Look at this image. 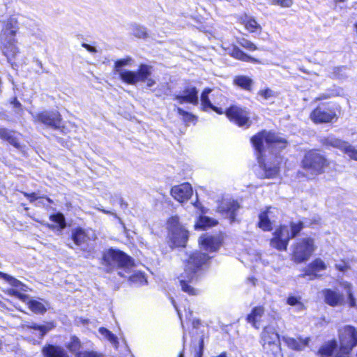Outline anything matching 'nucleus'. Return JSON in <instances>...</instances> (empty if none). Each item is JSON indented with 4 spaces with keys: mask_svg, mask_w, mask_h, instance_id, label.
Returning <instances> with one entry per match:
<instances>
[{
    "mask_svg": "<svg viewBox=\"0 0 357 357\" xmlns=\"http://www.w3.org/2000/svg\"><path fill=\"white\" fill-rule=\"evenodd\" d=\"M167 229L172 245L184 247L188 239V231L179 223L178 216H172L168 220Z\"/></svg>",
    "mask_w": 357,
    "mask_h": 357,
    "instance_id": "0eeeda50",
    "label": "nucleus"
},
{
    "mask_svg": "<svg viewBox=\"0 0 357 357\" xmlns=\"http://www.w3.org/2000/svg\"><path fill=\"white\" fill-rule=\"evenodd\" d=\"M172 304L174 305V307H175V308H176V310H177L178 316L181 317L179 310L177 309V307H176V305L175 302H174V300H172Z\"/></svg>",
    "mask_w": 357,
    "mask_h": 357,
    "instance_id": "680f3d73",
    "label": "nucleus"
},
{
    "mask_svg": "<svg viewBox=\"0 0 357 357\" xmlns=\"http://www.w3.org/2000/svg\"><path fill=\"white\" fill-rule=\"evenodd\" d=\"M11 103L13 104L15 107H18V108L21 109L22 105H21L20 102L17 100L16 98H15L13 99V100L11 102Z\"/></svg>",
    "mask_w": 357,
    "mask_h": 357,
    "instance_id": "bf43d9fd",
    "label": "nucleus"
},
{
    "mask_svg": "<svg viewBox=\"0 0 357 357\" xmlns=\"http://www.w3.org/2000/svg\"><path fill=\"white\" fill-rule=\"evenodd\" d=\"M340 351L345 354L357 345V330L351 326H345L339 332Z\"/></svg>",
    "mask_w": 357,
    "mask_h": 357,
    "instance_id": "9d476101",
    "label": "nucleus"
},
{
    "mask_svg": "<svg viewBox=\"0 0 357 357\" xmlns=\"http://www.w3.org/2000/svg\"><path fill=\"white\" fill-rule=\"evenodd\" d=\"M340 285L346 291L347 299L339 291L326 289L322 291L325 303L331 307L342 306L347 304L349 307L357 309V300L354 294L352 284L348 282L342 281L340 282Z\"/></svg>",
    "mask_w": 357,
    "mask_h": 357,
    "instance_id": "20e7f679",
    "label": "nucleus"
},
{
    "mask_svg": "<svg viewBox=\"0 0 357 357\" xmlns=\"http://www.w3.org/2000/svg\"><path fill=\"white\" fill-rule=\"evenodd\" d=\"M172 196L179 202L188 201L192 195V188L188 183L174 186L171 190Z\"/></svg>",
    "mask_w": 357,
    "mask_h": 357,
    "instance_id": "a211bd4d",
    "label": "nucleus"
},
{
    "mask_svg": "<svg viewBox=\"0 0 357 357\" xmlns=\"http://www.w3.org/2000/svg\"><path fill=\"white\" fill-rule=\"evenodd\" d=\"M45 357H69L66 351L61 347L48 345L43 349Z\"/></svg>",
    "mask_w": 357,
    "mask_h": 357,
    "instance_id": "a878e982",
    "label": "nucleus"
},
{
    "mask_svg": "<svg viewBox=\"0 0 357 357\" xmlns=\"http://www.w3.org/2000/svg\"><path fill=\"white\" fill-rule=\"evenodd\" d=\"M17 133L13 130H8L6 128H0V138L8 142L10 144L17 149H21L18 142Z\"/></svg>",
    "mask_w": 357,
    "mask_h": 357,
    "instance_id": "b1692460",
    "label": "nucleus"
},
{
    "mask_svg": "<svg viewBox=\"0 0 357 357\" xmlns=\"http://www.w3.org/2000/svg\"><path fill=\"white\" fill-rule=\"evenodd\" d=\"M237 42L241 47L249 51H255L257 49V46L253 43L244 38L238 39Z\"/></svg>",
    "mask_w": 357,
    "mask_h": 357,
    "instance_id": "a18cd8bd",
    "label": "nucleus"
},
{
    "mask_svg": "<svg viewBox=\"0 0 357 357\" xmlns=\"http://www.w3.org/2000/svg\"><path fill=\"white\" fill-rule=\"evenodd\" d=\"M326 264L323 260L318 258L310 263L307 268L303 270V273L301 275L303 278L305 276H313L317 278V273L326 268Z\"/></svg>",
    "mask_w": 357,
    "mask_h": 357,
    "instance_id": "412c9836",
    "label": "nucleus"
},
{
    "mask_svg": "<svg viewBox=\"0 0 357 357\" xmlns=\"http://www.w3.org/2000/svg\"><path fill=\"white\" fill-rule=\"evenodd\" d=\"M75 357H100V355L93 351H84L77 353Z\"/></svg>",
    "mask_w": 357,
    "mask_h": 357,
    "instance_id": "603ef678",
    "label": "nucleus"
},
{
    "mask_svg": "<svg viewBox=\"0 0 357 357\" xmlns=\"http://www.w3.org/2000/svg\"><path fill=\"white\" fill-rule=\"evenodd\" d=\"M208 109H213V111H215V112L218 113V114H222L223 113V111L221 108H218L217 107H215L213 105V107H209Z\"/></svg>",
    "mask_w": 357,
    "mask_h": 357,
    "instance_id": "052dcab7",
    "label": "nucleus"
},
{
    "mask_svg": "<svg viewBox=\"0 0 357 357\" xmlns=\"http://www.w3.org/2000/svg\"><path fill=\"white\" fill-rule=\"evenodd\" d=\"M34 119L54 129H59L62 121L61 116L57 111L43 112L36 114Z\"/></svg>",
    "mask_w": 357,
    "mask_h": 357,
    "instance_id": "4468645a",
    "label": "nucleus"
},
{
    "mask_svg": "<svg viewBox=\"0 0 357 357\" xmlns=\"http://www.w3.org/2000/svg\"><path fill=\"white\" fill-rule=\"evenodd\" d=\"M310 119L315 123L332 122L337 119L335 111L322 107H317L310 115Z\"/></svg>",
    "mask_w": 357,
    "mask_h": 357,
    "instance_id": "dca6fc26",
    "label": "nucleus"
},
{
    "mask_svg": "<svg viewBox=\"0 0 357 357\" xmlns=\"http://www.w3.org/2000/svg\"><path fill=\"white\" fill-rule=\"evenodd\" d=\"M128 277L132 282L139 285L145 284L147 282L144 275L141 272H135L132 275Z\"/></svg>",
    "mask_w": 357,
    "mask_h": 357,
    "instance_id": "79ce46f5",
    "label": "nucleus"
},
{
    "mask_svg": "<svg viewBox=\"0 0 357 357\" xmlns=\"http://www.w3.org/2000/svg\"><path fill=\"white\" fill-rule=\"evenodd\" d=\"M200 248L206 252L216 251L220 245V240L218 237L205 234L199 238Z\"/></svg>",
    "mask_w": 357,
    "mask_h": 357,
    "instance_id": "6ab92c4d",
    "label": "nucleus"
},
{
    "mask_svg": "<svg viewBox=\"0 0 357 357\" xmlns=\"http://www.w3.org/2000/svg\"><path fill=\"white\" fill-rule=\"evenodd\" d=\"M231 56L234 58L246 62H257V60L244 53L236 46H234L231 52Z\"/></svg>",
    "mask_w": 357,
    "mask_h": 357,
    "instance_id": "473e14b6",
    "label": "nucleus"
},
{
    "mask_svg": "<svg viewBox=\"0 0 357 357\" xmlns=\"http://www.w3.org/2000/svg\"><path fill=\"white\" fill-rule=\"evenodd\" d=\"M145 82H146V85L148 87H151L155 84V80L150 77H148Z\"/></svg>",
    "mask_w": 357,
    "mask_h": 357,
    "instance_id": "4d7b16f0",
    "label": "nucleus"
},
{
    "mask_svg": "<svg viewBox=\"0 0 357 357\" xmlns=\"http://www.w3.org/2000/svg\"><path fill=\"white\" fill-rule=\"evenodd\" d=\"M102 259L104 263L111 266H117L125 269L126 273L132 267L133 262L131 259L123 252L110 249L104 253Z\"/></svg>",
    "mask_w": 357,
    "mask_h": 357,
    "instance_id": "1a4fd4ad",
    "label": "nucleus"
},
{
    "mask_svg": "<svg viewBox=\"0 0 357 357\" xmlns=\"http://www.w3.org/2000/svg\"><path fill=\"white\" fill-rule=\"evenodd\" d=\"M24 195L25 197H26L30 202H33L35 200H37L38 199H39L40 197L37 196V195L36 193H31V194H28L26 192H24Z\"/></svg>",
    "mask_w": 357,
    "mask_h": 357,
    "instance_id": "864d4df0",
    "label": "nucleus"
},
{
    "mask_svg": "<svg viewBox=\"0 0 357 357\" xmlns=\"http://www.w3.org/2000/svg\"><path fill=\"white\" fill-rule=\"evenodd\" d=\"M99 332L105 338L109 340L112 344L117 348L119 343L118 339L112 332L105 328H100Z\"/></svg>",
    "mask_w": 357,
    "mask_h": 357,
    "instance_id": "e433bc0d",
    "label": "nucleus"
},
{
    "mask_svg": "<svg viewBox=\"0 0 357 357\" xmlns=\"http://www.w3.org/2000/svg\"><path fill=\"white\" fill-rule=\"evenodd\" d=\"M234 84L241 89L250 91L253 81L251 78L245 75H238L234 79Z\"/></svg>",
    "mask_w": 357,
    "mask_h": 357,
    "instance_id": "c85d7f7f",
    "label": "nucleus"
},
{
    "mask_svg": "<svg viewBox=\"0 0 357 357\" xmlns=\"http://www.w3.org/2000/svg\"><path fill=\"white\" fill-rule=\"evenodd\" d=\"M203 340H202L200 344V350L199 351L197 352L195 357H202V349H203Z\"/></svg>",
    "mask_w": 357,
    "mask_h": 357,
    "instance_id": "13d9d810",
    "label": "nucleus"
},
{
    "mask_svg": "<svg viewBox=\"0 0 357 357\" xmlns=\"http://www.w3.org/2000/svg\"><path fill=\"white\" fill-rule=\"evenodd\" d=\"M245 28L250 32H255L261 29V26L253 18L249 17L245 21Z\"/></svg>",
    "mask_w": 357,
    "mask_h": 357,
    "instance_id": "37998d69",
    "label": "nucleus"
},
{
    "mask_svg": "<svg viewBox=\"0 0 357 357\" xmlns=\"http://www.w3.org/2000/svg\"><path fill=\"white\" fill-rule=\"evenodd\" d=\"M0 278L5 280L11 286L15 287L6 290V292L8 295L14 296L23 302H26L28 300V296L22 293L27 291V286L22 284L16 278L2 272H0Z\"/></svg>",
    "mask_w": 357,
    "mask_h": 357,
    "instance_id": "9b49d317",
    "label": "nucleus"
},
{
    "mask_svg": "<svg viewBox=\"0 0 357 357\" xmlns=\"http://www.w3.org/2000/svg\"><path fill=\"white\" fill-rule=\"evenodd\" d=\"M272 3L281 7L289 8L293 4V0H272Z\"/></svg>",
    "mask_w": 357,
    "mask_h": 357,
    "instance_id": "8fccbe9b",
    "label": "nucleus"
},
{
    "mask_svg": "<svg viewBox=\"0 0 357 357\" xmlns=\"http://www.w3.org/2000/svg\"><path fill=\"white\" fill-rule=\"evenodd\" d=\"M179 357H183V352H181V353L180 354Z\"/></svg>",
    "mask_w": 357,
    "mask_h": 357,
    "instance_id": "69168bd1",
    "label": "nucleus"
},
{
    "mask_svg": "<svg viewBox=\"0 0 357 357\" xmlns=\"http://www.w3.org/2000/svg\"><path fill=\"white\" fill-rule=\"evenodd\" d=\"M118 274L121 275V276H124V277H127L126 275H125L122 272L119 271L118 272Z\"/></svg>",
    "mask_w": 357,
    "mask_h": 357,
    "instance_id": "e2e57ef3",
    "label": "nucleus"
},
{
    "mask_svg": "<svg viewBox=\"0 0 357 357\" xmlns=\"http://www.w3.org/2000/svg\"><path fill=\"white\" fill-rule=\"evenodd\" d=\"M335 268L341 272H346L349 269V265L345 261H341L335 264Z\"/></svg>",
    "mask_w": 357,
    "mask_h": 357,
    "instance_id": "3c124183",
    "label": "nucleus"
},
{
    "mask_svg": "<svg viewBox=\"0 0 357 357\" xmlns=\"http://www.w3.org/2000/svg\"><path fill=\"white\" fill-rule=\"evenodd\" d=\"M98 210H99L100 211H102V213H105V214H110V215H114L116 218H117V219L119 220V222H120L121 223H122V221H121V218H119L116 213H112V211H107V210H105V209H104V208H98Z\"/></svg>",
    "mask_w": 357,
    "mask_h": 357,
    "instance_id": "6e6d98bb",
    "label": "nucleus"
},
{
    "mask_svg": "<svg viewBox=\"0 0 357 357\" xmlns=\"http://www.w3.org/2000/svg\"><path fill=\"white\" fill-rule=\"evenodd\" d=\"M47 200L49 202H51V199L50 198H47Z\"/></svg>",
    "mask_w": 357,
    "mask_h": 357,
    "instance_id": "338daca9",
    "label": "nucleus"
},
{
    "mask_svg": "<svg viewBox=\"0 0 357 357\" xmlns=\"http://www.w3.org/2000/svg\"><path fill=\"white\" fill-rule=\"evenodd\" d=\"M335 357H347V356H346L344 355L340 354V355H337Z\"/></svg>",
    "mask_w": 357,
    "mask_h": 357,
    "instance_id": "0e129e2a",
    "label": "nucleus"
},
{
    "mask_svg": "<svg viewBox=\"0 0 357 357\" xmlns=\"http://www.w3.org/2000/svg\"><path fill=\"white\" fill-rule=\"evenodd\" d=\"M66 347L70 351L75 353L80 349L81 342L77 337L72 336L67 343Z\"/></svg>",
    "mask_w": 357,
    "mask_h": 357,
    "instance_id": "ea45409f",
    "label": "nucleus"
},
{
    "mask_svg": "<svg viewBox=\"0 0 357 357\" xmlns=\"http://www.w3.org/2000/svg\"><path fill=\"white\" fill-rule=\"evenodd\" d=\"M99 332L105 338L109 340L112 344L117 348L119 343L118 339L112 332L105 328H100Z\"/></svg>",
    "mask_w": 357,
    "mask_h": 357,
    "instance_id": "4c0bfd02",
    "label": "nucleus"
},
{
    "mask_svg": "<svg viewBox=\"0 0 357 357\" xmlns=\"http://www.w3.org/2000/svg\"><path fill=\"white\" fill-rule=\"evenodd\" d=\"M132 61L130 56H127L124 59L116 61L114 63V70L119 73L120 71H124L122 70V67L130 66L131 61Z\"/></svg>",
    "mask_w": 357,
    "mask_h": 357,
    "instance_id": "a19ab883",
    "label": "nucleus"
},
{
    "mask_svg": "<svg viewBox=\"0 0 357 357\" xmlns=\"http://www.w3.org/2000/svg\"><path fill=\"white\" fill-rule=\"evenodd\" d=\"M264 313V309L263 307H255L250 314L247 317V321L252 324V326L256 328H259V322Z\"/></svg>",
    "mask_w": 357,
    "mask_h": 357,
    "instance_id": "393cba45",
    "label": "nucleus"
},
{
    "mask_svg": "<svg viewBox=\"0 0 357 357\" xmlns=\"http://www.w3.org/2000/svg\"><path fill=\"white\" fill-rule=\"evenodd\" d=\"M209 259L210 257L206 253L200 252H194L189 256L184 272L179 276L182 291L191 296L199 294V290L192 284L197 281L199 275L198 272Z\"/></svg>",
    "mask_w": 357,
    "mask_h": 357,
    "instance_id": "f03ea898",
    "label": "nucleus"
},
{
    "mask_svg": "<svg viewBox=\"0 0 357 357\" xmlns=\"http://www.w3.org/2000/svg\"><path fill=\"white\" fill-rule=\"evenodd\" d=\"M23 328H30L35 331V335L39 338H42L51 328L50 325H38L34 323H28L22 325Z\"/></svg>",
    "mask_w": 357,
    "mask_h": 357,
    "instance_id": "cd10ccee",
    "label": "nucleus"
},
{
    "mask_svg": "<svg viewBox=\"0 0 357 357\" xmlns=\"http://www.w3.org/2000/svg\"><path fill=\"white\" fill-rule=\"evenodd\" d=\"M238 203L231 199H223L218 206V212L230 220L231 222L235 220L236 211L239 208Z\"/></svg>",
    "mask_w": 357,
    "mask_h": 357,
    "instance_id": "f3484780",
    "label": "nucleus"
},
{
    "mask_svg": "<svg viewBox=\"0 0 357 357\" xmlns=\"http://www.w3.org/2000/svg\"><path fill=\"white\" fill-rule=\"evenodd\" d=\"M211 92V89H205L201 95V105L204 110H207L209 107H213L208 98V94Z\"/></svg>",
    "mask_w": 357,
    "mask_h": 357,
    "instance_id": "c9c22d12",
    "label": "nucleus"
},
{
    "mask_svg": "<svg viewBox=\"0 0 357 357\" xmlns=\"http://www.w3.org/2000/svg\"><path fill=\"white\" fill-rule=\"evenodd\" d=\"M257 95L264 100H270L275 96V93L269 88L261 89L258 91Z\"/></svg>",
    "mask_w": 357,
    "mask_h": 357,
    "instance_id": "de8ad7c7",
    "label": "nucleus"
},
{
    "mask_svg": "<svg viewBox=\"0 0 357 357\" xmlns=\"http://www.w3.org/2000/svg\"><path fill=\"white\" fill-rule=\"evenodd\" d=\"M89 238V237L88 234L81 228H77L72 231V239L77 245H80L86 243Z\"/></svg>",
    "mask_w": 357,
    "mask_h": 357,
    "instance_id": "c756f323",
    "label": "nucleus"
},
{
    "mask_svg": "<svg viewBox=\"0 0 357 357\" xmlns=\"http://www.w3.org/2000/svg\"><path fill=\"white\" fill-rule=\"evenodd\" d=\"M217 224V221L209 218L206 216L200 217L199 220L196 224V227L205 229L207 227L214 226Z\"/></svg>",
    "mask_w": 357,
    "mask_h": 357,
    "instance_id": "58836bf2",
    "label": "nucleus"
},
{
    "mask_svg": "<svg viewBox=\"0 0 357 357\" xmlns=\"http://www.w3.org/2000/svg\"><path fill=\"white\" fill-rule=\"evenodd\" d=\"M278 213V210L271 207L268 208L266 212L259 215V227L264 231H268L272 229L271 219L273 218L274 211Z\"/></svg>",
    "mask_w": 357,
    "mask_h": 357,
    "instance_id": "5701e85b",
    "label": "nucleus"
},
{
    "mask_svg": "<svg viewBox=\"0 0 357 357\" xmlns=\"http://www.w3.org/2000/svg\"><path fill=\"white\" fill-rule=\"evenodd\" d=\"M82 46L83 47H84L89 52L96 53L97 52L96 49L94 47L91 46V45L86 44V43H82Z\"/></svg>",
    "mask_w": 357,
    "mask_h": 357,
    "instance_id": "5fc2aeb1",
    "label": "nucleus"
},
{
    "mask_svg": "<svg viewBox=\"0 0 357 357\" xmlns=\"http://www.w3.org/2000/svg\"><path fill=\"white\" fill-rule=\"evenodd\" d=\"M287 303L290 305L296 306L298 310L304 309V305L301 301V297L289 296Z\"/></svg>",
    "mask_w": 357,
    "mask_h": 357,
    "instance_id": "09e8293b",
    "label": "nucleus"
},
{
    "mask_svg": "<svg viewBox=\"0 0 357 357\" xmlns=\"http://www.w3.org/2000/svg\"><path fill=\"white\" fill-rule=\"evenodd\" d=\"M303 228V223L291 222L290 228L287 226H282L276 229L274 236L271 241L272 247L279 250H285L291 238L296 236Z\"/></svg>",
    "mask_w": 357,
    "mask_h": 357,
    "instance_id": "423d86ee",
    "label": "nucleus"
},
{
    "mask_svg": "<svg viewBox=\"0 0 357 357\" xmlns=\"http://www.w3.org/2000/svg\"><path fill=\"white\" fill-rule=\"evenodd\" d=\"M50 219L55 222L57 225L54 226L52 225H47L49 228L51 229H58L59 230L63 229L66 227V220L63 215L61 213H58L56 214H54L50 215Z\"/></svg>",
    "mask_w": 357,
    "mask_h": 357,
    "instance_id": "f704fd0d",
    "label": "nucleus"
},
{
    "mask_svg": "<svg viewBox=\"0 0 357 357\" xmlns=\"http://www.w3.org/2000/svg\"><path fill=\"white\" fill-rule=\"evenodd\" d=\"M137 72V79L139 82H145L152 73V67L146 64H141Z\"/></svg>",
    "mask_w": 357,
    "mask_h": 357,
    "instance_id": "72a5a7b5",
    "label": "nucleus"
},
{
    "mask_svg": "<svg viewBox=\"0 0 357 357\" xmlns=\"http://www.w3.org/2000/svg\"><path fill=\"white\" fill-rule=\"evenodd\" d=\"M132 33L139 38H144L147 36L146 28L139 25H134L132 26Z\"/></svg>",
    "mask_w": 357,
    "mask_h": 357,
    "instance_id": "c03bdc74",
    "label": "nucleus"
},
{
    "mask_svg": "<svg viewBox=\"0 0 357 357\" xmlns=\"http://www.w3.org/2000/svg\"><path fill=\"white\" fill-rule=\"evenodd\" d=\"M261 342L264 347L266 345H279L280 337L273 327L268 326L264 328L261 333Z\"/></svg>",
    "mask_w": 357,
    "mask_h": 357,
    "instance_id": "aec40b11",
    "label": "nucleus"
},
{
    "mask_svg": "<svg viewBox=\"0 0 357 357\" xmlns=\"http://www.w3.org/2000/svg\"><path fill=\"white\" fill-rule=\"evenodd\" d=\"M321 143L326 146H331L332 147L337 148L343 151L351 159L357 160V149L347 142L331 135L323 138L321 139Z\"/></svg>",
    "mask_w": 357,
    "mask_h": 357,
    "instance_id": "f8f14e48",
    "label": "nucleus"
},
{
    "mask_svg": "<svg viewBox=\"0 0 357 357\" xmlns=\"http://www.w3.org/2000/svg\"><path fill=\"white\" fill-rule=\"evenodd\" d=\"M337 347V342L335 340H331L326 342L319 350V353L321 357H330L335 348Z\"/></svg>",
    "mask_w": 357,
    "mask_h": 357,
    "instance_id": "2f4dec72",
    "label": "nucleus"
},
{
    "mask_svg": "<svg viewBox=\"0 0 357 357\" xmlns=\"http://www.w3.org/2000/svg\"><path fill=\"white\" fill-rule=\"evenodd\" d=\"M226 115L238 126L248 128L250 126L249 113L243 108L232 106L227 110Z\"/></svg>",
    "mask_w": 357,
    "mask_h": 357,
    "instance_id": "ddd939ff",
    "label": "nucleus"
},
{
    "mask_svg": "<svg viewBox=\"0 0 357 357\" xmlns=\"http://www.w3.org/2000/svg\"><path fill=\"white\" fill-rule=\"evenodd\" d=\"M120 78L121 80L128 84H135L138 82L137 75L136 71L131 70H124L120 71L119 73Z\"/></svg>",
    "mask_w": 357,
    "mask_h": 357,
    "instance_id": "7c9ffc66",
    "label": "nucleus"
},
{
    "mask_svg": "<svg viewBox=\"0 0 357 357\" xmlns=\"http://www.w3.org/2000/svg\"><path fill=\"white\" fill-rule=\"evenodd\" d=\"M282 340L285 342L289 348L296 351H301L308 345L310 338L299 337L298 339H294L293 337L283 336Z\"/></svg>",
    "mask_w": 357,
    "mask_h": 357,
    "instance_id": "4be33fe9",
    "label": "nucleus"
},
{
    "mask_svg": "<svg viewBox=\"0 0 357 357\" xmlns=\"http://www.w3.org/2000/svg\"><path fill=\"white\" fill-rule=\"evenodd\" d=\"M17 29V21L15 17H10L5 22L1 33V48L8 62L15 59L19 54V49L15 39Z\"/></svg>",
    "mask_w": 357,
    "mask_h": 357,
    "instance_id": "7ed1b4c3",
    "label": "nucleus"
},
{
    "mask_svg": "<svg viewBox=\"0 0 357 357\" xmlns=\"http://www.w3.org/2000/svg\"><path fill=\"white\" fill-rule=\"evenodd\" d=\"M26 303L29 308L36 314H43L47 311L48 303L47 302H41L37 300H27Z\"/></svg>",
    "mask_w": 357,
    "mask_h": 357,
    "instance_id": "bb28decb",
    "label": "nucleus"
},
{
    "mask_svg": "<svg viewBox=\"0 0 357 357\" xmlns=\"http://www.w3.org/2000/svg\"><path fill=\"white\" fill-rule=\"evenodd\" d=\"M301 164L303 175L309 179H313L324 172L329 162L319 152L311 150L305 154Z\"/></svg>",
    "mask_w": 357,
    "mask_h": 357,
    "instance_id": "39448f33",
    "label": "nucleus"
},
{
    "mask_svg": "<svg viewBox=\"0 0 357 357\" xmlns=\"http://www.w3.org/2000/svg\"><path fill=\"white\" fill-rule=\"evenodd\" d=\"M315 249L312 238H301L293 245L292 259L296 263L305 261L310 259Z\"/></svg>",
    "mask_w": 357,
    "mask_h": 357,
    "instance_id": "6e6552de",
    "label": "nucleus"
},
{
    "mask_svg": "<svg viewBox=\"0 0 357 357\" xmlns=\"http://www.w3.org/2000/svg\"><path fill=\"white\" fill-rule=\"evenodd\" d=\"M173 99L179 104L190 103L197 105L199 102L198 91L193 86H188L179 94H175Z\"/></svg>",
    "mask_w": 357,
    "mask_h": 357,
    "instance_id": "2eb2a0df",
    "label": "nucleus"
},
{
    "mask_svg": "<svg viewBox=\"0 0 357 357\" xmlns=\"http://www.w3.org/2000/svg\"><path fill=\"white\" fill-rule=\"evenodd\" d=\"M251 141L254 147L258 152L257 158L261 167L264 172V177L270 178L275 177L279 173V164L280 160L275 157V162L273 166L267 164H262L261 155L266 147L273 149H282L285 148L287 142L282 137L271 132L263 131L255 135Z\"/></svg>",
    "mask_w": 357,
    "mask_h": 357,
    "instance_id": "f257e3e1",
    "label": "nucleus"
},
{
    "mask_svg": "<svg viewBox=\"0 0 357 357\" xmlns=\"http://www.w3.org/2000/svg\"><path fill=\"white\" fill-rule=\"evenodd\" d=\"M177 112L178 114L182 116V120L185 123L192 122L195 120V116L188 112L184 111L181 107H177Z\"/></svg>",
    "mask_w": 357,
    "mask_h": 357,
    "instance_id": "49530a36",
    "label": "nucleus"
}]
</instances>
